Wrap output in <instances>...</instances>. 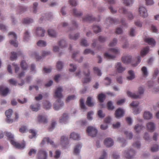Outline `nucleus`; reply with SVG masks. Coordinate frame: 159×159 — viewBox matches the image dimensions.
Returning <instances> with one entry per match:
<instances>
[{
	"label": "nucleus",
	"instance_id": "18",
	"mask_svg": "<svg viewBox=\"0 0 159 159\" xmlns=\"http://www.w3.org/2000/svg\"><path fill=\"white\" fill-rule=\"evenodd\" d=\"M40 105L39 103L32 105L30 106V108L33 111H37L40 109Z\"/></svg>",
	"mask_w": 159,
	"mask_h": 159
},
{
	"label": "nucleus",
	"instance_id": "21",
	"mask_svg": "<svg viewBox=\"0 0 159 159\" xmlns=\"http://www.w3.org/2000/svg\"><path fill=\"white\" fill-rule=\"evenodd\" d=\"M38 121L40 123H46L47 122V120L46 117L44 116L41 115L38 116Z\"/></svg>",
	"mask_w": 159,
	"mask_h": 159
},
{
	"label": "nucleus",
	"instance_id": "44",
	"mask_svg": "<svg viewBox=\"0 0 159 159\" xmlns=\"http://www.w3.org/2000/svg\"><path fill=\"white\" fill-rule=\"evenodd\" d=\"M80 105L81 108L83 110H86V107L84 103V100L81 98L80 100Z\"/></svg>",
	"mask_w": 159,
	"mask_h": 159
},
{
	"label": "nucleus",
	"instance_id": "27",
	"mask_svg": "<svg viewBox=\"0 0 159 159\" xmlns=\"http://www.w3.org/2000/svg\"><path fill=\"white\" fill-rule=\"evenodd\" d=\"M44 107L46 109H48L51 107V104L48 101H46L43 102Z\"/></svg>",
	"mask_w": 159,
	"mask_h": 159
},
{
	"label": "nucleus",
	"instance_id": "11",
	"mask_svg": "<svg viewBox=\"0 0 159 159\" xmlns=\"http://www.w3.org/2000/svg\"><path fill=\"white\" fill-rule=\"evenodd\" d=\"M104 144L107 147H108L112 146L114 143L113 140L111 138H106L104 141Z\"/></svg>",
	"mask_w": 159,
	"mask_h": 159
},
{
	"label": "nucleus",
	"instance_id": "22",
	"mask_svg": "<svg viewBox=\"0 0 159 159\" xmlns=\"http://www.w3.org/2000/svg\"><path fill=\"white\" fill-rule=\"evenodd\" d=\"M127 95L129 97L133 98H140L139 95L132 93L129 91L127 92Z\"/></svg>",
	"mask_w": 159,
	"mask_h": 159
},
{
	"label": "nucleus",
	"instance_id": "34",
	"mask_svg": "<svg viewBox=\"0 0 159 159\" xmlns=\"http://www.w3.org/2000/svg\"><path fill=\"white\" fill-rule=\"evenodd\" d=\"M149 47H147L141 50V55L142 56H143L145 55L148 52Z\"/></svg>",
	"mask_w": 159,
	"mask_h": 159
},
{
	"label": "nucleus",
	"instance_id": "47",
	"mask_svg": "<svg viewBox=\"0 0 159 159\" xmlns=\"http://www.w3.org/2000/svg\"><path fill=\"white\" fill-rule=\"evenodd\" d=\"M29 33L28 31H26L25 33L23 39L24 41H28L29 38Z\"/></svg>",
	"mask_w": 159,
	"mask_h": 159
},
{
	"label": "nucleus",
	"instance_id": "43",
	"mask_svg": "<svg viewBox=\"0 0 159 159\" xmlns=\"http://www.w3.org/2000/svg\"><path fill=\"white\" fill-rule=\"evenodd\" d=\"M38 46L40 47H44L46 45V43L43 40H39L37 43Z\"/></svg>",
	"mask_w": 159,
	"mask_h": 159
},
{
	"label": "nucleus",
	"instance_id": "32",
	"mask_svg": "<svg viewBox=\"0 0 159 159\" xmlns=\"http://www.w3.org/2000/svg\"><path fill=\"white\" fill-rule=\"evenodd\" d=\"M45 142H47L48 143H49L51 145H52L53 144V142L50 139L48 138H44L42 141V143L44 144Z\"/></svg>",
	"mask_w": 159,
	"mask_h": 159
},
{
	"label": "nucleus",
	"instance_id": "20",
	"mask_svg": "<svg viewBox=\"0 0 159 159\" xmlns=\"http://www.w3.org/2000/svg\"><path fill=\"white\" fill-rule=\"evenodd\" d=\"M152 114L149 111H145L144 113L143 117L145 119L149 120L152 118Z\"/></svg>",
	"mask_w": 159,
	"mask_h": 159
},
{
	"label": "nucleus",
	"instance_id": "52",
	"mask_svg": "<svg viewBox=\"0 0 159 159\" xmlns=\"http://www.w3.org/2000/svg\"><path fill=\"white\" fill-rule=\"evenodd\" d=\"M159 149V147L156 144L154 145L151 148V151L152 152H156L158 151Z\"/></svg>",
	"mask_w": 159,
	"mask_h": 159
},
{
	"label": "nucleus",
	"instance_id": "3",
	"mask_svg": "<svg viewBox=\"0 0 159 159\" xmlns=\"http://www.w3.org/2000/svg\"><path fill=\"white\" fill-rule=\"evenodd\" d=\"M84 75L87 78H84L83 81V83H87L89 82L91 80V77H89L90 72L89 68V66L88 64H85L84 65Z\"/></svg>",
	"mask_w": 159,
	"mask_h": 159
},
{
	"label": "nucleus",
	"instance_id": "31",
	"mask_svg": "<svg viewBox=\"0 0 159 159\" xmlns=\"http://www.w3.org/2000/svg\"><path fill=\"white\" fill-rule=\"evenodd\" d=\"M71 13L73 15L76 17H79L82 15V13L81 12L78 11L75 9L73 10Z\"/></svg>",
	"mask_w": 159,
	"mask_h": 159
},
{
	"label": "nucleus",
	"instance_id": "64",
	"mask_svg": "<svg viewBox=\"0 0 159 159\" xmlns=\"http://www.w3.org/2000/svg\"><path fill=\"white\" fill-rule=\"evenodd\" d=\"M32 55L33 57H34L36 59L37 61H38L41 59L42 57L41 56H39L36 52H34Z\"/></svg>",
	"mask_w": 159,
	"mask_h": 159
},
{
	"label": "nucleus",
	"instance_id": "14",
	"mask_svg": "<svg viewBox=\"0 0 159 159\" xmlns=\"http://www.w3.org/2000/svg\"><path fill=\"white\" fill-rule=\"evenodd\" d=\"M9 90L8 88L4 89L2 86H0V93L2 95L6 96L9 92Z\"/></svg>",
	"mask_w": 159,
	"mask_h": 159
},
{
	"label": "nucleus",
	"instance_id": "23",
	"mask_svg": "<svg viewBox=\"0 0 159 159\" xmlns=\"http://www.w3.org/2000/svg\"><path fill=\"white\" fill-rule=\"evenodd\" d=\"M68 114L66 113H64L61 118L60 119V122L62 123L66 121L68 118Z\"/></svg>",
	"mask_w": 159,
	"mask_h": 159
},
{
	"label": "nucleus",
	"instance_id": "46",
	"mask_svg": "<svg viewBox=\"0 0 159 159\" xmlns=\"http://www.w3.org/2000/svg\"><path fill=\"white\" fill-rule=\"evenodd\" d=\"M141 70L143 72V76L145 77L147 76L148 73L146 67L145 66L143 67L141 69Z\"/></svg>",
	"mask_w": 159,
	"mask_h": 159
},
{
	"label": "nucleus",
	"instance_id": "33",
	"mask_svg": "<svg viewBox=\"0 0 159 159\" xmlns=\"http://www.w3.org/2000/svg\"><path fill=\"white\" fill-rule=\"evenodd\" d=\"M107 21L110 24H117L118 21L111 17H109L107 19Z\"/></svg>",
	"mask_w": 159,
	"mask_h": 159
},
{
	"label": "nucleus",
	"instance_id": "60",
	"mask_svg": "<svg viewBox=\"0 0 159 159\" xmlns=\"http://www.w3.org/2000/svg\"><path fill=\"white\" fill-rule=\"evenodd\" d=\"M70 66L73 68V69L70 68L69 69V71L70 72H74L77 68V67L75 65H73V64H70Z\"/></svg>",
	"mask_w": 159,
	"mask_h": 159
},
{
	"label": "nucleus",
	"instance_id": "63",
	"mask_svg": "<svg viewBox=\"0 0 159 159\" xmlns=\"http://www.w3.org/2000/svg\"><path fill=\"white\" fill-rule=\"evenodd\" d=\"M139 104L138 101H133L130 104V105L133 107L137 106Z\"/></svg>",
	"mask_w": 159,
	"mask_h": 159
},
{
	"label": "nucleus",
	"instance_id": "6",
	"mask_svg": "<svg viewBox=\"0 0 159 159\" xmlns=\"http://www.w3.org/2000/svg\"><path fill=\"white\" fill-rule=\"evenodd\" d=\"M12 113V110L11 109H9L5 112V115L7 116V118L6 119V121L8 123H12L13 121V120L10 118Z\"/></svg>",
	"mask_w": 159,
	"mask_h": 159
},
{
	"label": "nucleus",
	"instance_id": "15",
	"mask_svg": "<svg viewBox=\"0 0 159 159\" xmlns=\"http://www.w3.org/2000/svg\"><path fill=\"white\" fill-rule=\"evenodd\" d=\"M117 71L119 73H122L124 71L125 68L121 66L120 63H118L116 67Z\"/></svg>",
	"mask_w": 159,
	"mask_h": 159
},
{
	"label": "nucleus",
	"instance_id": "9",
	"mask_svg": "<svg viewBox=\"0 0 159 159\" xmlns=\"http://www.w3.org/2000/svg\"><path fill=\"white\" fill-rule=\"evenodd\" d=\"M139 11L141 16L145 17L148 16V14L146 9L143 7H140Z\"/></svg>",
	"mask_w": 159,
	"mask_h": 159
},
{
	"label": "nucleus",
	"instance_id": "59",
	"mask_svg": "<svg viewBox=\"0 0 159 159\" xmlns=\"http://www.w3.org/2000/svg\"><path fill=\"white\" fill-rule=\"evenodd\" d=\"M124 134L127 136L129 139H131L133 137V135L132 133L130 132L128 133L127 131H125L124 132Z\"/></svg>",
	"mask_w": 159,
	"mask_h": 159
},
{
	"label": "nucleus",
	"instance_id": "38",
	"mask_svg": "<svg viewBox=\"0 0 159 159\" xmlns=\"http://www.w3.org/2000/svg\"><path fill=\"white\" fill-rule=\"evenodd\" d=\"M144 128V127L142 126L141 125L137 124L135 125L134 127V129L138 133L141 130L143 129Z\"/></svg>",
	"mask_w": 159,
	"mask_h": 159
},
{
	"label": "nucleus",
	"instance_id": "54",
	"mask_svg": "<svg viewBox=\"0 0 159 159\" xmlns=\"http://www.w3.org/2000/svg\"><path fill=\"white\" fill-rule=\"evenodd\" d=\"M109 51L111 53H113L114 55H116L118 53V50L116 49L111 48L109 50Z\"/></svg>",
	"mask_w": 159,
	"mask_h": 159
},
{
	"label": "nucleus",
	"instance_id": "28",
	"mask_svg": "<svg viewBox=\"0 0 159 159\" xmlns=\"http://www.w3.org/2000/svg\"><path fill=\"white\" fill-rule=\"evenodd\" d=\"M20 66L22 69L23 70H26L28 68L27 64L24 60H23L21 61Z\"/></svg>",
	"mask_w": 159,
	"mask_h": 159
},
{
	"label": "nucleus",
	"instance_id": "62",
	"mask_svg": "<svg viewBox=\"0 0 159 159\" xmlns=\"http://www.w3.org/2000/svg\"><path fill=\"white\" fill-rule=\"evenodd\" d=\"M56 124L55 122H52V123L51 126H50L48 128V129L49 131H51L53 129L55 128V125Z\"/></svg>",
	"mask_w": 159,
	"mask_h": 159
},
{
	"label": "nucleus",
	"instance_id": "19",
	"mask_svg": "<svg viewBox=\"0 0 159 159\" xmlns=\"http://www.w3.org/2000/svg\"><path fill=\"white\" fill-rule=\"evenodd\" d=\"M144 41L149 44L154 46L155 45V41L152 38H146L144 39Z\"/></svg>",
	"mask_w": 159,
	"mask_h": 159
},
{
	"label": "nucleus",
	"instance_id": "45",
	"mask_svg": "<svg viewBox=\"0 0 159 159\" xmlns=\"http://www.w3.org/2000/svg\"><path fill=\"white\" fill-rule=\"evenodd\" d=\"M33 19L29 18H26L23 21V23L25 24H29L33 22Z\"/></svg>",
	"mask_w": 159,
	"mask_h": 159
},
{
	"label": "nucleus",
	"instance_id": "50",
	"mask_svg": "<svg viewBox=\"0 0 159 159\" xmlns=\"http://www.w3.org/2000/svg\"><path fill=\"white\" fill-rule=\"evenodd\" d=\"M93 70L97 74L98 76H100L101 75V73L100 70L97 67H94L93 68Z\"/></svg>",
	"mask_w": 159,
	"mask_h": 159
},
{
	"label": "nucleus",
	"instance_id": "1",
	"mask_svg": "<svg viewBox=\"0 0 159 159\" xmlns=\"http://www.w3.org/2000/svg\"><path fill=\"white\" fill-rule=\"evenodd\" d=\"M62 88L60 87H58L56 90L55 93V97L59 99L56 101V103L53 105L54 108L56 110H59L61 107L63 105V102H61L60 100V99L63 97L62 94Z\"/></svg>",
	"mask_w": 159,
	"mask_h": 159
},
{
	"label": "nucleus",
	"instance_id": "49",
	"mask_svg": "<svg viewBox=\"0 0 159 159\" xmlns=\"http://www.w3.org/2000/svg\"><path fill=\"white\" fill-rule=\"evenodd\" d=\"M84 54H86L89 53H90L93 55L94 54V52L89 49H86L84 51Z\"/></svg>",
	"mask_w": 159,
	"mask_h": 159
},
{
	"label": "nucleus",
	"instance_id": "7",
	"mask_svg": "<svg viewBox=\"0 0 159 159\" xmlns=\"http://www.w3.org/2000/svg\"><path fill=\"white\" fill-rule=\"evenodd\" d=\"M135 154V151L132 149H130L129 151H125L124 152L125 157L126 158L129 159H132Z\"/></svg>",
	"mask_w": 159,
	"mask_h": 159
},
{
	"label": "nucleus",
	"instance_id": "37",
	"mask_svg": "<svg viewBox=\"0 0 159 159\" xmlns=\"http://www.w3.org/2000/svg\"><path fill=\"white\" fill-rule=\"evenodd\" d=\"M82 145L81 144H78L77 145L74 149V153L77 154L79 153L80 150L79 148L81 147Z\"/></svg>",
	"mask_w": 159,
	"mask_h": 159
},
{
	"label": "nucleus",
	"instance_id": "10",
	"mask_svg": "<svg viewBox=\"0 0 159 159\" xmlns=\"http://www.w3.org/2000/svg\"><path fill=\"white\" fill-rule=\"evenodd\" d=\"M45 30L41 27H38L36 31V34L38 37H43L44 35Z\"/></svg>",
	"mask_w": 159,
	"mask_h": 159
},
{
	"label": "nucleus",
	"instance_id": "55",
	"mask_svg": "<svg viewBox=\"0 0 159 159\" xmlns=\"http://www.w3.org/2000/svg\"><path fill=\"white\" fill-rule=\"evenodd\" d=\"M79 36V34H75L74 36H72L71 34H70L69 35V38L71 39L76 40L78 38Z\"/></svg>",
	"mask_w": 159,
	"mask_h": 159
},
{
	"label": "nucleus",
	"instance_id": "53",
	"mask_svg": "<svg viewBox=\"0 0 159 159\" xmlns=\"http://www.w3.org/2000/svg\"><path fill=\"white\" fill-rule=\"evenodd\" d=\"M58 45L61 48H64L65 47L66 44L65 41L63 40H61L59 41L58 43Z\"/></svg>",
	"mask_w": 159,
	"mask_h": 159
},
{
	"label": "nucleus",
	"instance_id": "35",
	"mask_svg": "<svg viewBox=\"0 0 159 159\" xmlns=\"http://www.w3.org/2000/svg\"><path fill=\"white\" fill-rule=\"evenodd\" d=\"M94 32L95 33L97 34L101 31V29L100 27L97 25H94L93 27Z\"/></svg>",
	"mask_w": 159,
	"mask_h": 159
},
{
	"label": "nucleus",
	"instance_id": "2",
	"mask_svg": "<svg viewBox=\"0 0 159 159\" xmlns=\"http://www.w3.org/2000/svg\"><path fill=\"white\" fill-rule=\"evenodd\" d=\"M5 135L10 140L11 143L18 148H23L25 146V142L23 141L21 143H17L14 141L13 135L10 133L8 132H5Z\"/></svg>",
	"mask_w": 159,
	"mask_h": 159
},
{
	"label": "nucleus",
	"instance_id": "61",
	"mask_svg": "<svg viewBox=\"0 0 159 159\" xmlns=\"http://www.w3.org/2000/svg\"><path fill=\"white\" fill-rule=\"evenodd\" d=\"M117 42V39H114L110 43L109 46L112 47L115 46Z\"/></svg>",
	"mask_w": 159,
	"mask_h": 159
},
{
	"label": "nucleus",
	"instance_id": "41",
	"mask_svg": "<svg viewBox=\"0 0 159 159\" xmlns=\"http://www.w3.org/2000/svg\"><path fill=\"white\" fill-rule=\"evenodd\" d=\"M107 107L108 110H112L114 108V107L111 101H109L108 102Z\"/></svg>",
	"mask_w": 159,
	"mask_h": 159
},
{
	"label": "nucleus",
	"instance_id": "24",
	"mask_svg": "<svg viewBox=\"0 0 159 159\" xmlns=\"http://www.w3.org/2000/svg\"><path fill=\"white\" fill-rule=\"evenodd\" d=\"M95 20L94 18L93 17L91 16L88 15L85 18H84L83 20L84 22L91 21Z\"/></svg>",
	"mask_w": 159,
	"mask_h": 159
},
{
	"label": "nucleus",
	"instance_id": "56",
	"mask_svg": "<svg viewBox=\"0 0 159 159\" xmlns=\"http://www.w3.org/2000/svg\"><path fill=\"white\" fill-rule=\"evenodd\" d=\"M81 45L82 46L85 47L87 46L88 45L87 41L84 39H82L81 40Z\"/></svg>",
	"mask_w": 159,
	"mask_h": 159
},
{
	"label": "nucleus",
	"instance_id": "26",
	"mask_svg": "<svg viewBox=\"0 0 159 159\" xmlns=\"http://www.w3.org/2000/svg\"><path fill=\"white\" fill-rule=\"evenodd\" d=\"M104 57L108 59H113L115 58L116 56L114 55H111L106 52L104 54Z\"/></svg>",
	"mask_w": 159,
	"mask_h": 159
},
{
	"label": "nucleus",
	"instance_id": "57",
	"mask_svg": "<svg viewBox=\"0 0 159 159\" xmlns=\"http://www.w3.org/2000/svg\"><path fill=\"white\" fill-rule=\"evenodd\" d=\"M69 2L70 5L72 6H76L77 5L75 0H69Z\"/></svg>",
	"mask_w": 159,
	"mask_h": 159
},
{
	"label": "nucleus",
	"instance_id": "39",
	"mask_svg": "<svg viewBox=\"0 0 159 159\" xmlns=\"http://www.w3.org/2000/svg\"><path fill=\"white\" fill-rule=\"evenodd\" d=\"M48 35L51 37H54L56 35V33L54 30L52 29H49L48 30Z\"/></svg>",
	"mask_w": 159,
	"mask_h": 159
},
{
	"label": "nucleus",
	"instance_id": "4",
	"mask_svg": "<svg viewBox=\"0 0 159 159\" xmlns=\"http://www.w3.org/2000/svg\"><path fill=\"white\" fill-rule=\"evenodd\" d=\"M8 36L10 38H13V40H11L10 41V43L13 45L15 47H18V44L16 41L17 36L16 34L13 32H10L8 34Z\"/></svg>",
	"mask_w": 159,
	"mask_h": 159
},
{
	"label": "nucleus",
	"instance_id": "29",
	"mask_svg": "<svg viewBox=\"0 0 159 159\" xmlns=\"http://www.w3.org/2000/svg\"><path fill=\"white\" fill-rule=\"evenodd\" d=\"M61 141L62 145H63V144L66 145L68 143V138L64 136H62L61 137Z\"/></svg>",
	"mask_w": 159,
	"mask_h": 159
},
{
	"label": "nucleus",
	"instance_id": "30",
	"mask_svg": "<svg viewBox=\"0 0 159 159\" xmlns=\"http://www.w3.org/2000/svg\"><path fill=\"white\" fill-rule=\"evenodd\" d=\"M128 74L129 76H128L127 79L129 80H131L134 78L135 76L134 72L132 70H129L128 71Z\"/></svg>",
	"mask_w": 159,
	"mask_h": 159
},
{
	"label": "nucleus",
	"instance_id": "16",
	"mask_svg": "<svg viewBox=\"0 0 159 159\" xmlns=\"http://www.w3.org/2000/svg\"><path fill=\"white\" fill-rule=\"evenodd\" d=\"M131 59L132 57L131 56L123 57L122 58V61L123 63L127 64L131 61Z\"/></svg>",
	"mask_w": 159,
	"mask_h": 159
},
{
	"label": "nucleus",
	"instance_id": "42",
	"mask_svg": "<svg viewBox=\"0 0 159 159\" xmlns=\"http://www.w3.org/2000/svg\"><path fill=\"white\" fill-rule=\"evenodd\" d=\"M63 63L61 61H58L57 64V68L58 70H60L62 68Z\"/></svg>",
	"mask_w": 159,
	"mask_h": 159
},
{
	"label": "nucleus",
	"instance_id": "8",
	"mask_svg": "<svg viewBox=\"0 0 159 159\" xmlns=\"http://www.w3.org/2000/svg\"><path fill=\"white\" fill-rule=\"evenodd\" d=\"M47 154L46 152L43 150H40L38 154V159H46Z\"/></svg>",
	"mask_w": 159,
	"mask_h": 159
},
{
	"label": "nucleus",
	"instance_id": "5",
	"mask_svg": "<svg viewBox=\"0 0 159 159\" xmlns=\"http://www.w3.org/2000/svg\"><path fill=\"white\" fill-rule=\"evenodd\" d=\"M86 131L88 134L91 137H95L98 133L97 130L94 127L91 126L88 127Z\"/></svg>",
	"mask_w": 159,
	"mask_h": 159
},
{
	"label": "nucleus",
	"instance_id": "12",
	"mask_svg": "<svg viewBox=\"0 0 159 159\" xmlns=\"http://www.w3.org/2000/svg\"><path fill=\"white\" fill-rule=\"evenodd\" d=\"M124 114L123 110L120 108H118L116 111L115 117L117 118H120L123 116Z\"/></svg>",
	"mask_w": 159,
	"mask_h": 159
},
{
	"label": "nucleus",
	"instance_id": "25",
	"mask_svg": "<svg viewBox=\"0 0 159 159\" xmlns=\"http://www.w3.org/2000/svg\"><path fill=\"white\" fill-rule=\"evenodd\" d=\"M70 138L74 140H78L80 138L79 135L75 133H72L70 135Z\"/></svg>",
	"mask_w": 159,
	"mask_h": 159
},
{
	"label": "nucleus",
	"instance_id": "48",
	"mask_svg": "<svg viewBox=\"0 0 159 159\" xmlns=\"http://www.w3.org/2000/svg\"><path fill=\"white\" fill-rule=\"evenodd\" d=\"M29 132L30 133L32 134L31 135H29V136L30 138L32 139L35 136L36 133L34 130L31 129L29 130Z\"/></svg>",
	"mask_w": 159,
	"mask_h": 159
},
{
	"label": "nucleus",
	"instance_id": "36",
	"mask_svg": "<svg viewBox=\"0 0 159 159\" xmlns=\"http://www.w3.org/2000/svg\"><path fill=\"white\" fill-rule=\"evenodd\" d=\"M98 98L100 102H102L105 98V96L103 94H100L98 96Z\"/></svg>",
	"mask_w": 159,
	"mask_h": 159
},
{
	"label": "nucleus",
	"instance_id": "58",
	"mask_svg": "<svg viewBox=\"0 0 159 159\" xmlns=\"http://www.w3.org/2000/svg\"><path fill=\"white\" fill-rule=\"evenodd\" d=\"M75 96L74 95L68 96L66 100V102H69L70 101L74 100L75 98Z\"/></svg>",
	"mask_w": 159,
	"mask_h": 159
},
{
	"label": "nucleus",
	"instance_id": "40",
	"mask_svg": "<svg viewBox=\"0 0 159 159\" xmlns=\"http://www.w3.org/2000/svg\"><path fill=\"white\" fill-rule=\"evenodd\" d=\"M92 98L90 97L87 98L86 101V104L89 107H91L93 105V103L91 102Z\"/></svg>",
	"mask_w": 159,
	"mask_h": 159
},
{
	"label": "nucleus",
	"instance_id": "17",
	"mask_svg": "<svg viewBox=\"0 0 159 159\" xmlns=\"http://www.w3.org/2000/svg\"><path fill=\"white\" fill-rule=\"evenodd\" d=\"M11 56L10 58L11 61H14L16 60L17 57V55L18 56L22 55L21 52L20 51L18 52L17 53H16L14 52H11Z\"/></svg>",
	"mask_w": 159,
	"mask_h": 159
},
{
	"label": "nucleus",
	"instance_id": "51",
	"mask_svg": "<svg viewBox=\"0 0 159 159\" xmlns=\"http://www.w3.org/2000/svg\"><path fill=\"white\" fill-rule=\"evenodd\" d=\"M133 0H124V3L126 6H129L133 3Z\"/></svg>",
	"mask_w": 159,
	"mask_h": 159
},
{
	"label": "nucleus",
	"instance_id": "13",
	"mask_svg": "<svg viewBox=\"0 0 159 159\" xmlns=\"http://www.w3.org/2000/svg\"><path fill=\"white\" fill-rule=\"evenodd\" d=\"M147 128L148 131L153 132L155 130V126L154 123L149 122L147 125Z\"/></svg>",
	"mask_w": 159,
	"mask_h": 159
}]
</instances>
